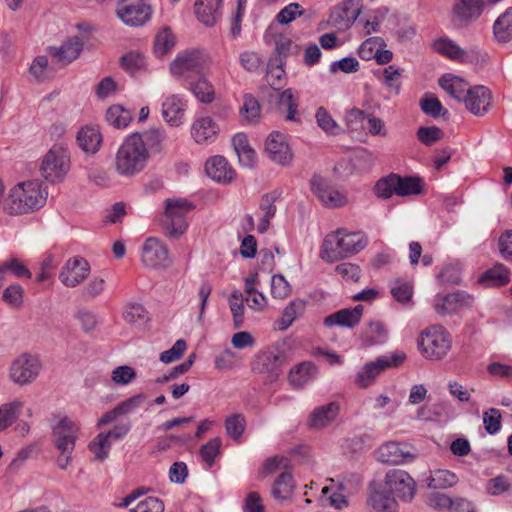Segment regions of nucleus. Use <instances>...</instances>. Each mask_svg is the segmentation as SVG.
Here are the masks:
<instances>
[{
  "label": "nucleus",
  "instance_id": "obj_1",
  "mask_svg": "<svg viewBox=\"0 0 512 512\" xmlns=\"http://www.w3.org/2000/svg\"><path fill=\"white\" fill-rule=\"evenodd\" d=\"M47 195L38 180L20 182L10 189L4 210L10 215L34 212L45 205Z\"/></svg>",
  "mask_w": 512,
  "mask_h": 512
},
{
  "label": "nucleus",
  "instance_id": "obj_2",
  "mask_svg": "<svg viewBox=\"0 0 512 512\" xmlns=\"http://www.w3.org/2000/svg\"><path fill=\"white\" fill-rule=\"evenodd\" d=\"M148 158V148L141 133H132L117 150L114 162L116 172L125 177L136 175L145 168Z\"/></svg>",
  "mask_w": 512,
  "mask_h": 512
},
{
  "label": "nucleus",
  "instance_id": "obj_3",
  "mask_svg": "<svg viewBox=\"0 0 512 512\" xmlns=\"http://www.w3.org/2000/svg\"><path fill=\"white\" fill-rule=\"evenodd\" d=\"M367 245V239L359 233H346L337 230L328 234L320 248V258L332 263L356 254Z\"/></svg>",
  "mask_w": 512,
  "mask_h": 512
},
{
  "label": "nucleus",
  "instance_id": "obj_4",
  "mask_svg": "<svg viewBox=\"0 0 512 512\" xmlns=\"http://www.w3.org/2000/svg\"><path fill=\"white\" fill-rule=\"evenodd\" d=\"M417 346L424 358L439 361L451 350L452 340L449 332L442 325H431L420 333Z\"/></svg>",
  "mask_w": 512,
  "mask_h": 512
},
{
  "label": "nucleus",
  "instance_id": "obj_5",
  "mask_svg": "<svg viewBox=\"0 0 512 512\" xmlns=\"http://www.w3.org/2000/svg\"><path fill=\"white\" fill-rule=\"evenodd\" d=\"M195 206L184 198H168L165 200V214L162 221L166 235L174 239L180 238L187 230L186 216Z\"/></svg>",
  "mask_w": 512,
  "mask_h": 512
},
{
  "label": "nucleus",
  "instance_id": "obj_6",
  "mask_svg": "<svg viewBox=\"0 0 512 512\" xmlns=\"http://www.w3.org/2000/svg\"><path fill=\"white\" fill-rule=\"evenodd\" d=\"M69 170L68 149L61 145H53L42 159L40 165L42 176L51 183H57L64 179Z\"/></svg>",
  "mask_w": 512,
  "mask_h": 512
},
{
  "label": "nucleus",
  "instance_id": "obj_7",
  "mask_svg": "<svg viewBox=\"0 0 512 512\" xmlns=\"http://www.w3.org/2000/svg\"><path fill=\"white\" fill-rule=\"evenodd\" d=\"M209 57L203 50H190L179 54L171 63L170 70L175 76L185 79L201 75L209 68Z\"/></svg>",
  "mask_w": 512,
  "mask_h": 512
},
{
  "label": "nucleus",
  "instance_id": "obj_8",
  "mask_svg": "<svg viewBox=\"0 0 512 512\" xmlns=\"http://www.w3.org/2000/svg\"><path fill=\"white\" fill-rule=\"evenodd\" d=\"M405 359V354L398 352L379 356L374 361L366 363L363 368L358 371L355 383L361 388H366L382 371L399 367Z\"/></svg>",
  "mask_w": 512,
  "mask_h": 512
},
{
  "label": "nucleus",
  "instance_id": "obj_9",
  "mask_svg": "<svg viewBox=\"0 0 512 512\" xmlns=\"http://www.w3.org/2000/svg\"><path fill=\"white\" fill-rule=\"evenodd\" d=\"M384 488L397 499L411 502L416 493L415 480L404 470L392 469L384 476Z\"/></svg>",
  "mask_w": 512,
  "mask_h": 512
},
{
  "label": "nucleus",
  "instance_id": "obj_10",
  "mask_svg": "<svg viewBox=\"0 0 512 512\" xmlns=\"http://www.w3.org/2000/svg\"><path fill=\"white\" fill-rule=\"evenodd\" d=\"M53 418L54 420L58 418V421L52 425V437L55 447L59 451L73 452L79 435L78 425L66 415H54Z\"/></svg>",
  "mask_w": 512,
  "mask_h": 512
},
{
  "label": "nucleus",
  "instance_id": "obj_11",
  "mask_svg": "<svg viewBox=\"0 0 512 512\" xmlns=\"http://www.w3.org/2000/svg\"><path fill=\"white\" fill-rule=\"evenodd\" d=\"M116 13L126 25L137 27L151 18L152 10L145 0H120Z\"/></svg>",
  "mask_w": 512,
  "mask_h": 512
},
{
  "label": "nucleus",
  "instance_id": "obj_12",
  "mask_svg": "<svg viewBox=\"0 0 512 512\" xmlns=\"http://www.w3.org/2000/svg\"><path fill=\"white\" fill-rule=\"evenodd\" d=\"M362 8V0H345L331 10L329 23L338 31L345 32L355 23Z\"/></svg>",
  "mask_w": 512,
  "mask_h": 512
},
{
  "label": "nucleus",
  "instance_id": "obj_13",
  "mask_svg": "<svg viewBox=\"0 0 512 512\" xmlns=\"http://www.w3.org/2000/svg\"><path fill=\"white\" fill-rule=\"evenodd\" d=\"M41 370V362L35 355L21 354L11 364L10 378L13 382L25 385L36 379Z\"/></svg>",
  "mask_w": 512,
  "mask_h": 512
},
{
  "label": "nucleus",
  "instance_id": "obj_14",
  "mask_svg": "<svg viewBox=\"0 0 512 512\" xmlns=\"http://www.w3.org/2000/svg\"><path fill=\"white\" fill-rule=\"evenodd\" d=\"M310 183L313 193L325 207L338 208L347 204L348 199L346 194L330 185L323 177L315 175L312 177Z\"/></svg>",
  "mask_w": 512,
  "mask_h": 512
},
{
  "label": "nucleus",
  "instance_id": "obj_15",
  "mask_svg": "<svg viewBox=\"0 0 512 512\" xmlns=\"http://www.w3.org/2000/svg\"><path fill=\"white\" fill-rule=\"evenodd\" d=\"M89 273L90 266L87 260L82 257H72L61 268L59 279L64 286L74 288L82 283Z\"/></svg>",
  "mask_w": 512,
  "mask_h": 512
},
{
  "label": "nucleus",
  "instance_id": "obj_16",
  "mask_svg": "<svg viewBox=\"0 0 512 512\" xmlns=\"http://www.w3.org/2000/svg\"><path fill=\"white\" fill-rule=\"evenodd\" d=\"M416 455L410 451L406 443L390 441L383 444L377 451V458L382 463L399 465L411 462Z\"/></svg>",
  "mask_w": 512,
  "mask_h": 512
},
{
  "label": "nucleus",
  "instance_id": "obj_17",
  "mask_svg": "<svg viewBox=\"0 0 512 512\" xmlns=\"http://www.w3.org/2000/svg\"><path fill=\"white\" fill-rule=\"evenodd\" d=\"M284 356L275 351H266L256 356L252 370L256 373L267 374L271 381L276 380L281 373Z\"/></svg>",
  "mask_w": 512,
  "mask_h": 512
},
{
  "label": "nucleus",
  "instance_id": "obj_18",
  "mask_svg": "<svg viewBox=\"0 0 512 512\" xmlns=\"http://www.w3.org/2000/svg\"><path fill=\"white\" fill-rule=\"evenodd\" d=\"M265 151L269 158L279 165H287L292 160V153L285 135L282 133L272 132L269 134L265 142Z\"/></svg>",
  "mask_w": 512,
  "mask_h": 512
},
{
  "label": "nucleus",
  "instance_id": "obj_19",
  "mask_svg": "<svg viewBox=\"0 0 512 512\" xmlns=\"http://www.w3.org/2000/svg\"><path fill=\"white\" fill-rule=\"evenodd\" d=\"M142 262L147 267L168 266V248L154 238H148L142 248Z\"/></svg>",
  "mask_w": 512,
  "mask_h": 512
},
{
  "label": "nucleus",
  "instance_id": "obj_20",
  "mask_svg": "<svg viewBox=\"0 0 512 512\" xmlns=\"http://www.w3.org/2000/svg\"><path fill=\"white\" fill-rule=\"evenodd\" d=\"M472 300V296L463 291L449 293L445 296L438 295L434 301V309L439 315H449L465 306H470Z\"/></svg>",
  "mask_w": 512,
  "mask_h": 512
},
{
  "label": "nucleus",
  "instance_id": "obj_21",
  "mask_svg": "<svg viewBox=\"0 0 512 512\" xmlns=\"http://www.w3.org/2000/svg\"><path fill=\"white\" fill-rule=\"evenodd\" d=\"M367 504L372 512H397L398 503L385 488L377 483L370 484V493L367 498Z\"/></svg>",
  "mask_w": 512,
  "mask_h": 512
},
{
  "label": "nucleus",
  "instance_id": "obj_22",
  "mask_svg": "<svg viewBox=\"0 0 512 512\" xmlns=\"http://www.w3.org/2000/svg\"><path fill=\"white\" fill-rule=\"evenodd\" d=\"M78 147L86 154H96L103 143V135L98 125L87 124L82 126L76 134Z\"/></svg>",
  "mask_w": 512,
  "mask_h": 512
},
{
  "label": "nucleus",
  "instance_id": "obj_23",
  "mask_svg": "<svg viewBox=\"0 0 512 512\" xmlns=\"http://www.w3.org/2000/svg\"><path fill=\"white\" fill-rule=\"evenodd\" d=\"M363 311L364 306L361 304L354 308H344L326 316L323 324L329 328L334 326L354 328L360 323Z\"/></svg>",
  "mask_w": 512,
  "mask_h": 512
},
{
  "label": "nucleus",
  "instance_id": "obj_24",
  "mask_svg": "<svg viewBox=\"0 0 512 512\" xmlns=\"http://www.w3.org/2000/svg\"><path fill=\"white\" fill-rule=\"evenodd\" d=\"M340 406L332 401L325 405L315 407L310 413L307 426L311 429L321 430L333 423L339 415Z\"/></svg>",
  "mask_w": 512,
  "mask_h": 512
},
{
  "label": "nucleus",
  "instance_id": "obj_25",
  "mask_svg": "<svg viewBox=\"0 0 512 512\" xmlns=\"http://www.w3.org/2000/svg\"><path fill=\"white\" fill-rule=\"evenodd\" d=\"M484 9L480 0H454L452 6L453 20L461 25H467L478 19Z\"/></svg>",
  "mask_w": 512,
  "mask_h": 512
},
{
  "label": "nucleus",
  "instance_id": "obj_26",
  "mask_svg": "<svg viewBox=\"0 0 512 512\" xmlns=\"http://www.w3.org/2000/svg\"><path fill=\"white\" fill-rule=\"evenodd\" d=\"M463 102L472 114L482 116L490 107L491 92L484 86L470 87Z\"/></svg>",
  "mask_w": 512,
  "mask_h": 512
},
{
  "label": "nucleus",
  "instance_id": "obj_27",
  "mask_svg": "<svg viewBox=\"0 0 512 512\" xmlns=\"http://www.w3.org/2000/svg\"><path fill=\"white\" fill-rule=\"evenodd\" d=\"M186 103L179 95H170L162 103V117L170 125L178 127L183 123Z\"/></svg>",
  "mask_w": 512,
  "mask_h": 512
},
{
  "label": "nucleus",
  "instance_id": "obj_28",
  "mask_svg": "<svg viewBox=\"0 0 512 512\" xmlns=\"http://www.w3.org/2000/svg\"><path fill=\"white\" fill-rule=\"evenodd\" d=\"M207 175L216 182L228 183L234 178L235 172L223 156H213L206 161Z\"/></svg>",
  "mask_w": 512,
  "mask_h": 512
},
{
  "label": "nucleus",
  "instance_id": "obj_29",
  "mask_svg": "<svg viewBox=\"0 0 512 512\" xmlns=\"http://www.w3.org/2000/svg\"><path fill=\"white\" fill-rule=\"evenodd\" d=\"M83 49V41L80 37H71L60 47H49V53L63 65L74 61Z\"/></svg>",
  "mask_w": 512,
  "mask_h": 512
},
{
  "label": "nucleus",
  "instance_id": "obj_30",
  "mask_svg": "<svg viewBox=\"0 0 512 512\" xmlns=\"http://www.w3.org/2000/svg\"><path fill=\"white\" fill-rule=\"evenodd\" d=\"M218 132V125L208 116L196 119L191 127L192 137L198 144L213 142Z\"/></svg>",
  "mask_w": 512,
  "mask_h": 512
},
{
  "label": "nucleus",
  "instance_id": "obj_31",
  "mask_svg": "<svg viewBox=\"0 0 512 512\" xmlns=\"http://www.w3.org/2000/svg\"><path fill=\"white\" fill-rule=\"evenodd\" d=\"M195 14L208 27L216 24L221 16L222 0H196Z\"/></svg>",
  "mask_w": 512,
  "mask_h": 512
},
{
  "label": "nucleus",
  "instance_id": "obj_32",
  "mask_svg": "<svg viewBox=\"0 0 512 512\" xmlns=\"http://www.w3.org/2000/svg\"><path fill=\"white\" fill-rule=\"evenodd\" d=\"M433 49L439 54L459 62H470L471 57L467 51L458 46L453 40L441 37L432 44Z\"/></svg>",
  "mask_w": 512,
  "mask_h": 512
},
{
  "label": "nucleus",
  "instance_id": "obj_33",
  "mask_svg": "<svg viewBox=\"0 0 512 512\" xmlns=\"http://www.w3.org/2000/svg\"><path fill=\"white\" fill-rule=\"evenodd\" d=\"M439 86L458 102L464 101L469 90V84L462 78L453 74H444L438 80Z\"/></svg>",
  "mask_w": 512,
  "mask_h": 512
},
{
  "label": "nucleus",
  "instance_id": "obj_34",
  "mask_svg": "<svg viewBox=\"0 0 512 512\" xmlns=\"http://www.w3.org/2000/svg\"><path fill=\"white\" fill-rule=\"evenodd\" d=\"M361 342L365 347L384 344L388 339V331L380 321H371L361 332Z\"/></svg>",
  "mask_w": 512,
  "mask_h": 512
},
{
  "label": "nucleus",
  "instance_id": "obj_35",
  "mask_svg": "<svg viewBox=\"0 0 512 512\" xmlns=\"http://www.w3.org/2000/svg\"><path fill=\"white\" fill-rule=\"evenodd\" d=\"M316 373V366L312 362L305 361L290 370L288 379L294 388H302L316 376Z\"/></svg>",
  "mask_w": 512,
  "mask_h": 512
},
{
  "label": "nucleus",
  "instance_id": "obj_36",
  "mask_svg": "<svg viewBox=\"0 0 512 512\" xmlns=\"http://www.w3.org/2000/svg\"><path fill=\"white\" fill-rule=\"evenodd\" d=\"M493 33L498 42L512 39V7H508L494 22Z\"/></svg>",
  "mask_w": 512,
  "mask_h": 512
},
{
  "label": "nucleus",
  "instance_id": "obj_37",
  "mask_svg": "<svg viewBox=\"0 0 512 512\" xmlns=\"http://www.w3.org/2000/svg\"><path fill=\"white\" fill-rule=\"evenodd\" d=\"M123 319L130 325L142 327L150 320L149 312L139 303L130 302L124 306Z\"/></svg>",
  "mask_w": 512,
  "mask_h": 512
},
{
  "label": "nucleus",
  "instance_id": "obj_38",
  "mask_svg": "<svg viewBox=\"0 0 512 512\" xmlns=\"http://www.w3.org/2000/svg\"><path fill=\"white\" fill-rule=\"evenodd\" d=\"M298 97L295 95L291 88L284 90L279 97L278 107L280 110H285V119L287 121L299 122L300 117L298 113Z\"/></svg>",
  "mask_w": 512,
  "mask_h": 512
},
{
  "label": "nucleus",
  "instance_id": "obj_39",
  "mask_svg": "<svg viewBox=\"0 0 512 512\" xmlns=\"http://www.w3.org/2000/svg\"><path fill=\"white\" fill-rule=\"evenodd\" d=\"M458 476L447 469H437L431 472L427 484L432 489H447L458 482Z\"/></svg>",
  "mask_w": 512,
  "mask_h": 512
},
{
  "label": "nucleus",
  "instance_id": "obj_40",
  "mask_svg": "<svg viewBox=\"0 0 512 512\" xmlns=\"http://www.w3.org/2000/svg\"><path fill=\"white\" fill-rule=\"evenodd\" d=\"M189 89L202 103L209 104L215 99L213 84L203 76L199 77L196 81H191Z\"/></svg>",
  "mask_w": 512,
  "mask_h": 512
},
{
  "label": "nucleus",
  "instance_id": "obj_41",
  "mask_svg": "<svg viewBox=\"0 0 512 512\" xmlns=\"http://www.w3.org/2000/svg\"><path fill=\"white\" fill-rule=\"evenodd\" d=\"M306 302L301 299H294L284 308L281 317L278 320L279 330L288 329L294 320L304 312Z\"/></svg>",
  "mask_w": 512,
  "mask_h": 512
},
{
  "label": "nucleus",
  "instance_id": "obj_42",
  "mask_svg": "<svg viewBox=\"0 0 512 512\" xmlns=\"http://www.w3.org/2000/svg\"><path fill=\"white\" fill-rule=\"evenodd\" d=\"M276 196L272 194H264L261 198L259 209L263 212L258 225V232L265 233L269 226L270 220L275 216L277 208L275 205Z\"/></svg>",
  "mask_w": 512,
  "mask_h": 512
},
{
  "label": "nucleus",
  "instance_id": "obj_43",
  "mask_svg": "<svg viewBox=\"0 0 512 512\" xmlns=\"http://www.w3.org/2000/svg\"><path fill=\"white\" fill-rule=\"evenodd\" d=\"M509 270L503 264H496L480 277V282L487 286H503L510 281Z\"/></svg>",
  "mask_w": 512,
  "mask_h": 512
},
{
  "label": "nucleus",
  "instance_id": "obj_44",
  "mask_svg": "<svg viewBox=\"0 0 512 512\" xmlns=\"http://www.w3.org/2000/svg\"><path fill=\"white\" fill-rule=\"evenodd\" d=\"M105 119L109 125L121 129L129 125L132 113L121 105H112L107 109Z\"/></svg>",
  "mask_w": 512,
  "mask_h": 512
},
{
  "label": "nucleus",
  "instance_id": "obj_45",
  "mask_svg": "<svg viewBox=\"0 0 512 512\" xmlns=\"http://www.w3.org/2000/svg\"><path fill=\"white\" fill-rule=\"evenodd\" d=\"M294 481L290 473L283 472L276 479L272 494L277 500H287L294 490Z\"/></svg>",
  "mask_w": 512,
  "mask_h": 512
},
{
  "label": "nucleus",
  "instance_id": "obj_46",
  "mask_svg": "<svg viewBox=\"0 0 512 512\" xmlns=\"http://www.w3.org/2000/svg\"><path fill=\"white\" fill-rule=\"evenodd\" d=\"M396 194L398 196L418 195L422 191L421 180L416 177H400L395 174Z\"/></svg>",
  "mask_w": 512,
  "mask_h": 512
},
{
  "label": "nucleus",
  "instance_id": "obj_47",
  "mask_svg": "<svg viewBox=\"0 0 512 512\" xmlns=\"http://www.w3.org/2000/svg\"><path fill=\"white\" fill-rule=\"evenodd\" d=\"M22 408L23 403L21 401H13L0 406V431L12 425Z\"/></svg>",
  "mask_w": 512,
  "mask_h": 512
},
{
  "label": "nucleus",
  "instance_id": "obj_48",
  "mask_svg": "<svg viewBox=\"0 0 512 512\" xmlns=\"http://www.w3.org/2000/svg\"><path fill=\"white\" fill-rule=\"evenodd\" d=\"M222 440L220 437H214L200 448V456L208 468L215 464V459L221 453Z\"/></svg>",
  "mask_w": 512,
  "mask_h": 512
},
{
  "label": "nucleus",
  "instance_id": "obj_49",
  "mask_svg": "<svg viewBox=\"0 0 512 512\" xmlns=\"http://www.w3.org/2000/svg\"><path fill=\"white\" fill-rule=\"evenodd\" d=\"M111 446L112 441L108 439V435L101 432L89 443L88 448L94 454L95 459L102 462L108 457Z\"/></svg>",
  "mask_w": 512,
  "mask_h": 512
},
{
  "label": "nucleus",
  "instance_id": "obj_50",
  "mask_svg": "<svg viewBox=\"0 0 512 512\" xmlns=\"http://www.w3.org/2000/svg\"><path fill=\"white\" fill-rule=\"evenodd\" d=\"M420 108L426 115L433 118L439 116L446 117L448 114V111L443 108L439 99L430 93H426L420 100Z\"/></svg>",
  "mask_w": 512,
  "mask_h": 512
},
{
  "label": "nucleus",
  "instance_id": "obj_51",
  "mask_svg": "<svg viewBox=\"0 0 512 512\" xmlns=\"http://www.w3.org/2000/svg\"><path fill=\"white\" fill-rule=\"evenodd\" d=\"M229 306L233 317L234 328L239 329L243 326L245 313L243 295L240 291H233L231 293Z\"/></svg>",
  "mask_w": 512,
  "mask_h": 512
},
{
  "label": "nucleus",
  "instance_id": "obj_52",
  "mask_svg": "<svg viewBox=\"0 0 512 512\" xmlns=\"http://www.w3.org/2000/svg\"><path fill=\"white\" fill-rule=\"evenodd\" d=\"M175 45V36L171 32L169 28H164L161 30L156 38L154 43V51L155 54L159 57L164 56L170 49H172Z\"/></svg>",
  "mask_w": 512,
  "mask_h": 512
},
{
  "label": "nucleus",
  "instance_id": "obj_53",
  "mask_svg": "<svg viewBox=\"0 0 512 512\" xmlns=\"http://www.w3.org/2000/svg\"><path fill=\"white\" fill-rule=\"evenodd\" d=\"M284 60L280 57H271L267 64L266 79L269 85L276 86L283 79L285 71L283 69Z\"/></svg>",
  "mask_w": 512,
  "mask_h": 512
},
{
  "label": "nucleus",
  "instance_id": "obj_54",
  "mask_svg": "<svg viewBox=\"0 0 512 512\" xmlns=\"http://www.w3.org/2000/svg\"><path fill=\"white\" fill-rule=\"evenodd\" d=\"M240 114L243 120L248 123L255 122L260 116V104L258 100L251 95H245L243 105L240 108Z\"/></svg>",
  "mask_w": 512,
  "mask_h": 512
},
{
  "label": "nucleus",
  "instance_id": "obj_55",
  "mask_svg": "<svg viewBox=\"0 0 512 512\" xmlns=\"http://www.w3.org/2000/svg\"><path fill=\"white\" fill-rule=\"evenodd\" d=\"M315 117L318 126L327 134L338 135L341 132V128L324 107L317 109Z\"/></svg>",
  "mask_w": 512,
  "mask_h": 512
},
{
  "label": "nucleus",
  "instance_id": "obj_56",
  "mask_svg": "<svg viewBox=\"0 0 512 512\" xmlns=\"http://www.w3.org/2000/svg\"><path fill=\"white\" fill-rule=\"evenodd\" d=\"M246 420L242 414H233L225 420V429L229 437L238 440L244 433Z\"/></svg>",
  "mask_w": 512,
  "mask_h": 512
},
{
  "label": "nucleus",
  "instance_id": "obj_57",
  "mask_svg": "<svg viewBox=\"0 0 512 512\" xmlns=\"http://www.w3.org/2000/svg\"><path fill=\"white\" fill-rule=\"evenodd\" d=\"M403 69L389 65L383 69V84L395 93H399L401 87V76Z\"/></svg>",
  "mask_w": 512,
  "mask_h": 512
},
{
  "label": "nucleus",
  "instance_id": "obj_58",
  "mask_svg": "<svg viewBox=\"0 0 512 512\" xmlns=\"http://www.w3.org/2000/svg\"><path fill=\"white\" fill-rule=\"evenodd\" d=\"M1 268L6 275H13L17 278H30L31 272L28 268L16 258H10L0 263Z\"/></svg>",
  "mask_w": 512,
  "mask_h": 512
},
{
  "label": "nucleus",
  "instance_id": "obj_59",
  "mask_svg": "<svg viewBox=\"0 0 512 512\" xmlns=\"http://www.w3.org/2000/svg\"><path fill=\"white\" fill-rule=\"evenodd\" d=\"M391 294L396 301L408 303L413 295V287L410 283L397 279L391 284Z\"/></svg>",
  "mask_w": 512,
  "mask_h": 512
},
{
  "label": "nucleus",
  "instance_id": "obj_60",
  "mask_svg": "<svg viewBox=\"0 0 512 512\" xmlns=\"http://www.w3.org/2000/svg\"><path fill=\"white\" fill-rule=\"evenodd\" d=\"M511 482L504 475H498L489 479L486 483V491L491 496H499L508 493L511 489Z\"/></svg>",
  "mask_w": 512,
  "mask_h": 512
},
{
  "label": "nucleus",
  "instance_id": "obj_61",
  "mask_svg": "<svg viewBox=\"0 0 512 512\" xmlns=\"http://www.w3.org/2000/svg\"><path fill=\"white\" fill-rule=\"evenodd\" d=\"M24 290L18 284H12L5 288L2 300L12 308H20L23 305Z\"/></svg>",
  "mask_w": 512,
  "mask_h": 512
},
{
  "label": "nucleus",
  "instance_id": "obj_62",
  "mask_svg": "<svg viewBox=\"0 0 512 512\" xmlns=\"http://www.w3.org/2000/svg\"><path fill=\"white\" fill-rule=\"evenodd\" d=\"M501 412L496 408H489L483 413V424L488 434L494 435L501 429Z\"/></svg>",
  "mask_w": 512,
  "mask_h": 512
},
{
  "label": "nucleus",
  "instance_id": "obj_63",
  "mask_svg": "<svg viewBox=\"0 0 512 512\" xmlns=\"http://www.w3.org/2000/svg\"><path fill=\"white\" fill-rule=\"evenodd\" d=\"M145 58L137 52H129L120 59V65L130 73H135L145 66Z\"/></svg>",
  "mask_w": 512,
  "mask_h": 512
},
{
  "label": "nucleus",
  "instance_id": "obj_64",
  "mask_svg": "<svg viewBox=\"0 0 512 512\" xmlns=\"http://www.w3.org/2000/svg\"><path fill=\"white\" fill-rule=\"evenodd\" d=\"M130 512H164V503L157 497H146L129 510Z\"/></svg>",
  "mask_w": 512,
  "mask_h": 512
}]
</instances>
